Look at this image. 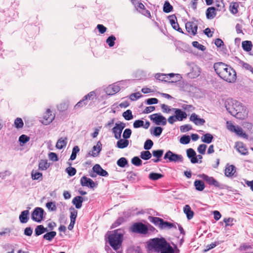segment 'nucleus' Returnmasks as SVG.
Instances as JSON below:
<instances>
[{"instance_id":"ea45409f","label":"nucleus","mask_w":253,"mask_h":253,"mask_svg":"<svg viewBox=\"0 0 253 253\" xmlns=\"http://www.w3.org/2000/svg\"><path fill=\"white\" fill-rule=\"evenodd\" d=\"M162 224L163 225L161 226L160 228L161 229H164L166 228L170 229L171 228H174L175 229L176 228V226L175 224H174L172 223L169 222L167 221H165L164 220H163Z\"/></svg>"},{"instance_id":"aec40b11","label":"nucleus","mask_w":253,"mask_h":253,"mask_svg":"<svg viewBox=\"0 0 253 253\" xmlns=\"http://www.w3.org/2000/svg\"><path fill=\"white\" fill-rule=\"evenodd\" d=\"M187 156L190 160V162L192 164L198 163L197 157H196V153L192 148H189L186 151Z\"/></svg>"},{"instance_id":"bb28decb","label":"nucleus","mask_w":253,"mask_h":253,"mask_svg":"<svg viewBox=\"0 0 253 253\" xmlns=\"http://www.w3.org/2000/svg\"><path fill=\"white\" fill-rule=\"evenodd\" d=\"M67 143V137H61L59 138L56 144V147L58 149H62L66 147Z\"/></svg>"},{"instance_id":"37998d69","label":"nucleus","mask_w":253,"mask_h":253,"mask_svg":"<svg viewBox=\"0 0 253 253\" xmlns=\"http://www.w3.org/2000/svg\"><path fill=\"white\" fill-rule=\"evenodd\" d=\"M152 157V154L149 151H143L140 153V157L144 160H148Z\"/></svg>"},{"instance_id":"603ef678","label":"nucleus","mask_w":253,"mask_h":253,"mask_svg":"<svg viewBox=\"0 0 253 253\" xmlns=\"http://www.w3.org/2000/svg\"><path fill=\"white\" fill-rule=\"evenodd\" d=\"M160 252L161 253H174V250L173 248L169 244Z\"/></svg>"},{"instance_id":"4c0bfd02","label":"nucleus","mask_w":253,"mask_h":253,"mask_svg":"<svg viewBox=\"0 0 253 253\" xmlns=\"http://www.w3.org/2000/svg\"><path fill=\"white\" fill-rule=\"evenodd\" d=\"M239 64L246 70L249 71L251 73L253 72L252 71H253V68L249 64L246 63L241 60H239Z\"/></svg>"},{"instance_id":"9b49d317","label":"nucleus","mask_w":253,"mask_h":253,"mask_svg":"<svg viewBox=\"0 0 253 253\" xmlns=\"http://www.w3.org/2000/svg\"><path fill=\"white\" fill-rule=\"evenodd\" d=\"M190 71L187 73V77L190 79H195L198 77L201 73L200 68L196 64H190Z\"/></svg>"},{"instance_id":"4d7b16f0","label":"nucleus","mask_w":253,"mask_h":253,"mask_svg":"<svg viewBox=\"0 0 253 253\" xmlns=\"http://www.w3.org/2000/svg\"><path fill=\"white\" fill-rule=\"evenodd\" d=\"M190 141V137L189 135H183L180 139V142L181 144H187Z\"/></svg>"},{"instance_id":"c85d7f7f","label":"nucleus","mask_w":253,"mask_h":253,"mask_svg":"<svg viewBox=\"0 0 253 253\" xmlns=\"http://www.w3.org/2000/svg\"><path fill=\"white\" fill-rule=\"evenodd\" d=\"M47 231L46 228L44 227L42 225H38L35 229V235L39 236Z\"/></svg>"},{"instance_id":"393cba45","label":"nucleus","mask_w":253,"mask_h":253,"mask_svg":"<svg viewBox=\"0 0 253 253\" xmlns=\"http://www.w3.org/2000/svg\"><path fill=\"white\" fill-rule=\"evenodd\" d=\"M183 211L186 215L188 220L191 219L194 216V212L192 211L191 207L188 205H186L183 208Z\"/></svg>"},{"instance_id":"69168bd1","label":"nucleus","mask_w":253,"mask_h":253,"mask_svg":"<svg viewBox=\"0 0 253 253\" xmlns=\"http://www.w3.org/2000/svg\"><path fill=\"white\" fill-rule=\"evenodd\" d=\"M141 95L139 92L133 93L130 94L129 98L132 101H135L141 97Z\"/></svg>"},{"instance_id":"864d4df0","label":"nucleus","mask_w":253,"mask_h":253,"mask_svg":"<svg viewBox=\"0 0 253 253\" xmlns=\"http://www.w3.org/2000/svg\"><path fill=\"white\" fill-rule=\"evenodd\" d=\"M131 163L135 166H140L142 165V162L138 157L135 156L131 159Z\"/></svg>"},{"instance_id":"423d86ee","label":"nucleus","mask_w":253,"mask_h":253,"mask_svg":"<svg viewBox=\"0 0 253 253\" xmlns=\"http://www.w3.org/2000/svg\"><path fill=\"white\" fill-rule=\"evenodd\" d=\"M44 210L40 207L36 208L31 215L32 219L37 222H41L43 218Z\"/></svg>"},{"instance_id":"8fccbe9b","label":"nucleus","mask_w":253,"mask_h":253,"mask_svg":"<svg viewBox=\"0 0 253 253\" xmlns=\"http://www.w3.org/2000/svg\"><path fill=\"white\" fill-rule=\"evenodd\" d=\"M163 128L161 126H156L154 128L153 132L151 133L153 134L154 136L158 137L161 135L163 131Z\"/></svg>"},{"instance_id":"6e6d98bb","label":"nucleus","mask_w":253,"mask_h":253,"mask_svg":"<svg viewBox=\"0 0 253 253\" xmlns=\"http://www.w3.org/2000/svg\"><path fill=\"white\" fill-rule=\"evenodd\" d=\"M164 153V150H154L152 152V155L154 157L159 159L163 156Z\"/></svg>"},{"instance_id":"774afa93","label":"nucleus","mask_w":253,"mask_h":253,"mask_svg":"<svg viewBox=\"0 0 253 253\" xmlns=\"http://www.w3.org/2000/svg\"><path fill=\"white\" fill-rule=\"evenodd\" d=\"M207 148V145L206 144H200L197 149L198 152L201 154H205V151Z\"/></svg>"},{"instance_id":"f257e3e1","label":"nucleus","mask_w":253,"mask_h":253,"mask_svg":"<svg viewBox=\"0 0 253 253\" xmlns=\"http://www.w3.org/2000/svg\"><path fill=\"white\" fill-rule=\"evenodd\" d=\"M213 68L219 77L227 82L234 83L236 80V72L230 66L222 62H217L214 63Z\"/></svg>"},{"instance_id":"dca6fc26","label":"nucleus","mask_w":253,"mask_h":253,"mask_svg":"<svg viewBox=\"0 0 253 253\" xmlns=\"http://www.w3.org/2000/svg\"><path fill=\"white\" fill-rule=\"evenodd\" d=\"M102 150V144L100 141H98L96 145L93 147L92 152H89L87 154V156H92L96 157L99 156L100 151Z\"/></svg>"},{"instance_id":"680f3d73","label":"nucleus","mask_w":253,"mask_h":253,"mask_svg":"<svg viewBox=\"0 0 253 253\" xmlns=\"http://www.w3.org/2000/svg\"><path fill=\"white\" fill-rule=\"evenodd\" d=\"M125 221V219L123 217H119L117 220L112 224V228H116L117 226L120 225L122 223H123Z\"/></svg>"},{"instance_id":"3c124183","label":"nucleus","mask_w":253,"mask_h":253,"mask_svg":"<svg viewBox=\"0 0 253 253\" xmlns=\"http://www.w3.org/2000/svg\"><path fill=\"white\" fill-rule=\"evenodd\" d=\"M65 171L68 173L70 176L75 175L77 172V170L75 168L69 167L65 169Z\"/></svg>"},{"instance_id":"a19ab883","label":"nucleus","mask_w":253,"mask_h":253,"mask_svg":"<svg viewBox=\"0 0 253 253\" xmlns=\"http://www.w3.org/2000/svg\"><path fill=\"white\" fill-rule=\"evenodd\" d=\"M118 166L121 168H125L128 164V161L126 158L122 157L117 162Z\"/></svg>"},{"instance_id":"9d476101","label":"nucleus","mask_w":253,"mask_h":253,"mask_svg":"<svg viewBox=\"0 0 253 253\" xmlns=\"http://www.w3.org/2000/svg\"><path fill=\"white\" fill-rule=\"evenodd\" d=\"M164 159L165 160L168 159L169 162H182L183 161V157L181 155L174 154L170 150L167 152Z\"/></svg>"},{"instance_id":"4be33fe9","label":"nucleus","mask_w":253,"mask_h":253,"mask_svg":"<svg viewBox=\"0 0 253 253\" xmlns=\"http://www.w3.org/2000/svg\"><path fill=\"white\" fill-rule=\"evenodd\" d=\"M92 169L97 174L102 176H107L108 173L103 169L99 164H95L92 168Z\"/></svg>"},{"instance_id":"f8f14e48","label":"nucleus","mask_w":253,"mask_h":253,"mask_svg":"<svg viewBox=\"0 0 253 253\" xmlns=\"http://www.w3.org/2000/svg\"><path fill=\"white\" fill-rule=\"evenodd\" d=\"M185 28L187 31L191 35L194 36L197 34L198 25L196 23L192 21L187 22L185 24Z\"/></svg>"},{"instance_id":"a878e982","label":"nucleus","mask_w":253,"mask_h":253,"mask_svg":"<svg viewBox=\"0 0 253 253\" xmlns=\"http://www.w3.org/2000/svg\"><path fill=\"white\" fill-rule=\"evenodd\" d=\"M84 199L82 196H78L75 197L72 200V203L75 206V207L79 209L82 206Z\"/></svg>"},{"instance_id":"c9c22d12","label":"nucleus","mask_w":253,"mask_h":253,"mask_svg":"<svg viewBox=\"0 0 253 253\" xmlns=\"http://www.w3.org/2000/svg\"><path fill=\"white\" fill-rule=\"evenodd\" d=\"M242 46L244 50L249 52L251 50L253 44L251 41H246L242 42Z\"/></svg>"},{"instance_id":"e433bc0d","label":"nucleus","mask_w":253,"mask_h":253,"mask_svg":"<svg viewBox=\"0 0 253 253\" xmlns=\"http://www.w3.org/2000/svg\"><path fill=\"white\" fill-rule=\"evenodd\" d=\"M56 235V232L55 231H51L45 234L43 236V238L48 241H51L53 239Z\"/></svg>"},{"instance_id":"79ce46f5","label":"nucleus","mask_w":253,"mask_h":253,"mask_svg":"<svg viewBox=\"0 0 253 253\" xmlns=\"http://www.w3.org/2000/svg\"><path fill=\"white\" fill-rule=\"evenodd\" d=\"M166 75L167 78L168 76L169 77V78H170L176 77V79H173V80L171 81L172 83H176L177 82L180 81L182 79L181 76L179 74L169 73L168 74H166Z\"/></svg>"},{"instance_id":"338daca9","label":"nucleus","mask_w":253,"mask_h":253,"mask_svg":"<svg viewBox=\"0 0 253 253\" xmlns=\"http://www.w3.org/2000/svg\"><path fill=\"white\" fill-rule=\"evenodd\" d=\"M230 11L232 13L235 14L238 13V4L234 2L232 4V5H231L230 6Z\"/></svg>"},{"instance_id":"f3484780","label":"nucleus","mask_w":253,"mask_h":253,"mask_svg":"<svg viewBox=\"0 0 253 253\" xmlns=\"http://www.w3.org/2000/svg\"><path fill=\"white\" fill-rule=\"evenodd\" d=\"M172 110L174 112L176 119L178 121H182L183 119L187 118V115L184 111H182L178 108H172Z\"/></svg>"},{"instance_id":"58836bf2","label":"nucleus","mask_w":253,"mask_h":253,"mask_svg":"<svg viewBox=\"0 0 253 253\" xmlns=\"http://www.w3.org/2000/svg\"><path fill=\"white\" fill-rule=\"evenodd\" d=\"M213 138V136L211 134L207 133L202 137V141L203 142L209 144L212 142Z\"/></svg>"},{"instance_id":"c756f323","label":"nucleus","mask_w":253,"mask_h":253,"mask_svg":"<svg viewBox=\"0 0 253 253\" xmlns=\"http://www.w3.org/2000/svg\"><path fill=\"white\" fill-rule=\"evenodd\" d=\"M163 219L158 217L150 216L149 220L154 223L156 226H157L161 228V226L163 225Z\"/></svg>"},{"instance_id":"5fc2aeb1","label":"nucleus","mask_w":253,"mask_h":253,"mask_svg":"<svg viewBox=\"0 0 253 253\" xmlns=\"http://www.w3.org/2000/svg\"><path fill=\"white\" fill-rule=\"evenodd\" d=\"M14 125L17 128H22L24 125L22 120L20 118H16L14 121Z\"/></svg>"},{"instance_id":"473e14b6","label":"nucleus","mask_w":253,"mask_h":253,"mask_svg":"<svg viewBox=\"0 0 253 253\" xmlns=\"http://www.w3.org/2000/svg\"><path fill=\"white\" fill-rule=\"evenodd\" d=\"M49 164L46 160H41L39 163V169L41 170H46L49 167Z\"/></svg>"},{"instance_id":"0e129e2a","label":"nucleus","mask_w":253,"mask_h":253,"mask_svg":"<svg viewBox=\"0 0 253 253\" xmlns=\"http://www.w3.org/2000/svg\"><path fill=\"white\" fill-rule=\"evenodd\" d=\"M131 134V130L129 128H126L124 131L123 137L124 139L129 138Z\"/></svg>"},{"instance_id":"b1692460","label":"nucleus","mask_w":253,"mask_h":253,"mask_svg":"<svg viewBox=\"0 0 253 253\" xmlns=\"http://www.w3.org/2000/svg\"><path fill=\"white\" fill-rule=\"evenodd\" d=\"M216 15V9L214 7H210L206 10V17L208 19H213Z\"/></svg>"},{"instance_id":"f704fd0d","label":"nucleus","mask_w":253,"mask_h":253,"mask_svg":"<svg viewBox=\"0 0 253 253\" xmlns=\"http://www.w3.org/2000/svg\"><path fill=\"white\" fill-rule=\"evenodd\" d=\"M173 6L170 4L168 0H166L163 6V11L165 13H169L173 10Z\"/></svg>"},{"instance_id":"1a4fd4ad","label":"nucleus","mask_w":253,"mask_h":253,"mask_svg":"<svg viewBox=\"0 0 253 253\" xmlns=\"http://www.w3.org/2000/svg\"><path fill=\"white\" fill-rule=\"evenodd\" d=\"M150 119L157 125L165 126L167 124V120L160 113H155L150 116Z\"/></svg>"},{"instance_id":"2eb2a0df","label":"nucleus","mask_w":253,"mask_h":253,"mask_svg":"<svg viewBox=\"0 0 253 253\" xmlns=\"http://www.w3.org/2000/svg\"><path fill=\"white\" fill-rule=\"evenodd\" d=\"M170 23L172 28L178 32L183 33L181 28L179 27V24L177 22V18L174 14H172L168 16Z\"/></svg>"},{"instance_id":"72a5a7b5","label":"nucleus","mask_w":253,"mask_h":253,"mask_svg":"<svg viewBox=\"0 0 253 253\" xmlns=\"http://www.w3.org/2000/svg\"><path fill=\"white\" fill-rule=\"evenodd\" d=\"M194 185L196 189L199 191H203L205 188L204 182L201 180H196L194 182Z\"/></svg>"},{"instance_id":"20e7f679","label":"nucleus","mask_w":253,"mask_h":253,"mask_svg":"<svg viewBox=\"0 0 253 253\" xmlns=\"http://www.w3.org/2000/svg\"><path fill=\"white\" fill-rule=\"evenodd\" d=\"M169 243L164 238H156L151 239L148 244L149 249L159 252L163 250Z\"/></svg>"},{"instance_id":"5701e85b","label":"nucleus","mask_w":253,"mask_h":253,"mask_svg":"<svg viewBox=\"0 0 253 253\" xmlns=\"http://www.w3.org/2000/svg\"><path fill=\"white\" fill-rule=\"evenodd\" d=\"M236 172V168L234 165H227L225 170L224 173L227 177H232Z\"/></svg>"},{"instance_id":"a18cd8bd","label":"nucleus","mask_w":253,"mask_h":253,"mask_svg":"<svg viewBox=\"0 0 253 253\" xmlns=\"http://www.w3.org/2000/svg\"><path fill=\"white\" fill-rule=\"evenodd\" d=\"M163 177V174L155 172L150 173L149 175V178L153 180H157Z\"/></svg>"},{"instance_id":"bf43d9fd","label":"nucleus","mask_w":253,"mask_h":253,"mask_svg":"<svg viewBox=\"0 0 253 253\" xmlns=\"http://www.w3.org/2000/svg\"><path fill=\"white\" fill-rule=\"evenodd\" d=\"M153 145V142L151 139H147L144 143V148L145 150L150 149Z\"/></svg>"},{"instance_id":"7ed1b4c3","label":"nucleus","mask_w":253,"mask_h":253,"mask_svg":"<svg viewBox=\"0 0 253 253\" xmlns=\"http://www.w3.org/2000/svg\"><path fill=\"white\" fill-rule=\"evenodd\" d=\"M125 231L119 228L108 233V241L110 246L115 251L120 249L124 239Z\"/></svg>"},{"instance_id":"f03ea898","label":"nucleus","mask_w":253,"mask_h":253,"mask_svg":"<svg viewBox=\"0 0 253 253\" xmlns=\"http://www.w3.org/2000/svg\"><path fill=\"white\" fill-rule=\"evenodd\" d=\"M227 111L232 116L239 118H243L246 114V109L242 104L235 100L228 99L225 103Z\"/></svg>"},{"instance_id":"ddd939ff","label":"nucleus","mask_w":253,"mask_h":253,"mask_svg":"<svg viewBox=\"0 0 253 253\" xmlns=\"http://www.w3.org/2000/svg\"><path fill=\"white\" fill-rule=\"evenodd\" d=\"M80 183L82 186H86L90 188H93L95 185V183L90 178L83 176L80 179Z\"/></svg>"},{"instance_id":"6e6552de","label":"nucleus","mask_w":253,"mask_h":253,"mask_svg":"<svg viewBox=\"0 0 253 253\" xmlns=\"http://www.w3.org/2000/svg\"><path fill=\"white\" fill-rule=\"evenodd\" d=\"M125 127L126 124L123 122H119L115 124V126L112 128V132L116 139L121 138L122 131Z\"/></svg>"},{"instance_id":"0eeeda50","label":"nucleus","mask_w":253,"mask_h":253,"mask_svg":"<svg viewBox=\"0 0 253 253\" xmlns=\"http://www.w3.org/2000/svg\"><path fill=\"white\" fill-rule=\"evenodd\" d=\"M198 176L206 181L210 185H213L219 188H222V185L212 176H209L205 174H199Z\"/></svg>"},{"instance_id":"09e8293b","label":"nucleus","mask_w":253,"mask_h":253,"mask_svg":"<svg viewBox=\"0 0 253 253\" xmlns=\"http://www.w3.org/2000/svg\"><path fill=\"white\" fill-rule=\"evenodd\" d=\"M80 148L78 146H75L73 147L70 160H74L77 156V154L79 152Z\"/></svg>"},{"instance_id":"4468645a","label":"nucleus","mask_w":253,"mask_h":253,"mask_svg":"<svg viewBox=\"0 0 253 253\" xmlns=\"http://www.w3.org/2000/svg\"><path fill=\"white\" fill-rule=\"evenodd\" d=\"M54 117V115L52 114L50 110L48 109L43 116L42 123L45 125H47L52 122Z\"/></svg>"},{"instance_id":"e2e57ef3","label":"nucleus","mask_w":253,"mask_h":253,"mask_svg":"<svg viewBox=\"0 0 253 253\" xmlns=\"http://www.w3.org/2000/svg\"><path fill=\"white\" fill-rule=\"evenodd\" d=\"M233 132L240 136H243L245 135V133L243 132L242 128L238 126H237Z\"/></svg>"},{"instance_id":"c03bdc74","label":"nucleus","mask_w":253,"mask_h":253,"mask_svg":"<svg viewBox=\"0 0 253 253\" xmlns=\"http://www.w3.org/2000/svg\"><path fill=\"white\" fill-rule=\"evenodd\" d=\"M123 117L127 121H129L133 119V115L130 110H127L123 113Z\"/></svg>"},{"instance_id":"de8ad7c7","label":"nucleus","mask_w":253,"mask_h":253,"mask_svg":"<svg viewBox=\"0 0 253 253\" xmlns=\"http://www.w3.org/2000/svg\"><path fill=\"white\" fill-rule=\"evenodd\" d=\"M70 220L76 221V218L77 216L78 211L73 207L70 208Z\"/></svg>"},{"instance_id":"6ab92c4d","label":"nucleus","mask_w":253,"mask_h":253,"mask_svg":"<svg viewBox=\"0 0 253 253\" xmlns=\"http://www.w3.org/2000/svg\"><path fill=\"white\" fill-rule=\"evenodd\" d=\"M235 148L242 155H247L248 154V151L246 145L242 142H236Z\"/></svg>"},{"instance_id":"a211bd4d","label":"nucleus","mask_w":253,"mask_h":253,"mask_svg":"<svg viewBox=\"0 0 253 253\" xmlns=\"http://www.w3.org/2000/svg\"><path fill=\"white\" fill-rule=\"evenodd\" d=\"M189 120L197 126H202L205 123V120L204 119L199 118L198 116L195 113L191 114Z\"/></svg>"},{"instance_id":"412c9836","label":"nucleus","mask_w":253,"mask_h":253,"mask_svg":"<svg viewBox=\"0 0 253 253\" xmlns=\"http://www.w3.org/2000/svg\"><path fill=\"white\" fill-rule=\"evenodd\" d=\"M120 90V87L115 84L110 85L106 89V92L109 95H112L118 92Z\"/></svg>"},{"instance_id":"39448f33","label":"nucleus","mask_w":253,"mask_h":253,"mask_svg":"<svg viewBox=\"0 0 253 253\" xmlns=\"http://www.w3.org/2000/svg\"><path fill=\"white\" fill-rule=\"evenodd\" d=\"M131 231L134 233L146 234L148 233V227L142 223L138 222L131 226Z\"/></svg>"},{"instance_id":"7c9ffc66","label":"nucleus","mask_w":253,"mask_h":253,"mask_svg":"<svg viewBox=\"0 0 253 253\" xmlns=\"http://www.w3.org/2000/svg\"><path fill=\"white\" fill-rule=\"evenodd\" d=\"M31 178L33 180H38L39 181L42 180V174L35 170H32L31 171Z\"/></svg>"},{"instance_id":"052dcab7","label":"nucleus","mask_w":253,"mask_h":253,"mask_svg":"<svg viewBox=\"0 0 253 253\" xmlns=\"http://www.w3.org/2000/svg\"><path fill=\"white\" fill-rule=\"evenodd\" d=\"M46 207L50 211H55L57 209L55 203L52 202H47Z\"/></svg>"},{"instance_id":"49530a36","label":"nucleus","mask_w":253,"mask_h":253,"mask_svg":"<svg viewBox=\"0 0 253 253\" xmlns=\"http://www.w3.org/2000/svg\"><path fill=\"white\" fill-rule=\"evenodd\" d=\"M116 40V37L113 35H111L106 39V42L110 47H113L115 44V41Z\"/></svg>"},{"instance_id":"2f4dec72","label":"nucleus","mask_w":253,"mask_h":253,"mask_svg":"<svg viewBox=\"0 0 253 253\" xmlns=\"http://www.w3.org/2000/svg\"><path fill=\"white\" fill-rule=\"evenodd\" d=\"M119 140L117 142V146L120 149H123L128 146L129 144V141L126 139H119Z\"/></svg>"},{"instance_id":"cd10ccee","label":"nucleus","mask_w":253,"mask_h":253,"mask_svg":"<svg viewBox=\"0 0 253 253\" xmlns=\"http://www.w3.org/2000/svg\"><path fill=\"white\" fill-rule=\"evenodd\" d=\"M29 214V212L28 210H25L21 212L19 215V220L21 223H25L28 222Z\"/></svg>"},{"instance_id":"13d9d810","label":"nucleus","mask_w":253,"mask_h":253,"mask_svg":"<svg viewBox=\"0 0 253 253\" xmlns=\"http://www.w3.org/2000/svg\"><path fill=\"white\" fill-rule=\"evenodd\" d=\"M192 45L194 47H195V48H197V49H199V50H200L201 51H205L206 50V47H205V46H204L202 44H200L197 41L193 42H192Z\"/></svg>"}]
</instances>
